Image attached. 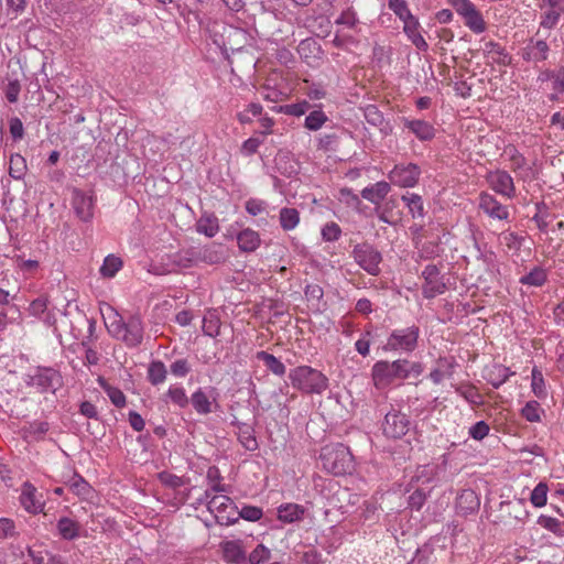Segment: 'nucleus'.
<instances>
[{
	"label": "nucleus",
	"mask_w": 564,
	"mask_h": 564,
	"mask_svg": "<svg viewBox=\"0 0 564 564\" xmlns=\"http://www.w3.org/2000/svg\"><path fill=\"white\" fill-rule=\"evenodd\" d=\"M422 372L423 366L417 361L409 359L379 360L371 368V378L373 386L383 390L391 386H400L406 379L417 378Z\"/></svg>",
	"instance_id": "nucleus-1"
},
{
	"label": "nucleus",
	"mask_w": 564,
	"mask_h": 564,
	"mask_svg": "<svg viewBox=\"0 0 564 564\" xmlns=\"http://www.w3.org/2000/svg\"><path fill=\"white\" fill-rule=\"evenodd\" d=\"M228 256L224 245L210 242L183 249L172 256V263L180 269H189L200 264L215 265L224 263Z\"/></svg>",
	"instance_id": "nucleus-2"
},
{
	"label": "nucleus",
	"mask_w": 564,
	"mask_h": 564,
	"mask_svg": "<svg viewBox=\"0 0 564 564\" xmlns=\"http://www.w3.org/2000/svg\"><path fill=\"white\" fill-rule=\"evenodd\" d=\"M319 462L325 471L335 476L351 474L355 468L350 449L341 443L328 444L322 447Z\"/></svg>",
	"instance_id": "nucleus-3"
},
{
	"label": "nucleus",
	"mask_w": 564,
	"mask_h": 564,
	"mask_svg": "<svg viewBox=\"0 0 564 564\" xmlns=\"http://www.w3.org/2000/svg\"><path fill=\"white\" fill-rule=\"evenodd\" d=\"M107 328L115 338L122 340L130 348L138 347L143 340L144 326L140 315L132 314L124 319L116 314L107 324Z\"/></svg>",
	"instance_id": "nucleus-4"
},
{
	"label": "nucleus",
	"mask_w": 564,
	"mask_h": 564,
	"mask_svg": "<svg viewBox=\"0 0 564 564\" xmlns=\"http://www.w3.org/2000/svg\"><path fill=\"white\" fill-rule=\"evenodd\" d=\"M289 379L293 388L307 394H321L328 388V378L310 366L291 369Z\"/></svg>",
	"instance_id": "nucleus-5"
},
{
	"label": "nucleus",
	"mask_w": 564,
	"mask_h": 564,
	"mask_svg": "<svg viewBox=\"0 0 564 564\" xmlns=\"http://www.w3.org/2000/svg\"><path fill=\"white\" fill-rule=\"evenodd\" d=\"M26 387L33 388L39 393L55 394L64 384L59 370L53 367L37 366L30 373L25 375Z\"/></svg>",
	"instance_id": "nucleus-6"
},
{
	"label": "nucleus",
	"mask_w": 564,
	"mask_h": 564,
	"mask_svg": "<svg viewBox=\"0 0 564 564\" xmlns=\"http://www.w3.org/2000/svg\"><path fill=\"white\" fill-rule=\"evenodd\" d=\"M419 336L420 328L416 325L393 329L382 349L384 351L412 352L417 347Z\"/></svg>",
	"instance_id": "nucleus-7"
},
{
	"label": "nucleus",
	"mask_w": 564,
	"mask_h": 564,
	"mask_svg": "<svg viewBox=\"0 0 564 564\" xmlns=\"http://www.w3.org/2000/svg\"><path fill=\"white\" fill-rule=\"evenodd\" d=\"M409 415L400 410L391 409L381 422L382 434L390 440H400L412 429Z\"/></svg>",
	"instance_id": "nucleus-8"
},
{
	"label": "nucleus",
	"mask_w": 564,
	"mask_h": 564,
	"mask_svg": "<svg viewBox=\"0 0 564 564\" xmlns=\"http://www.w3.org/2000/svg\"><path fill=\"white\" fill-rule=\"evenodd\" d=\"M352 257L356 263L370 275L380 273V263L382 254L372 245L364 242L358 243L352 249Z\"/></svg>",
	"instance_id": "nucleus-9"
},
{
	"label": "nucleus",
	"mask_w": 564,
	"mask_h": 564,
	"mask_svg": "<svg viewBox=\"0 0 564 564\" xmlns=\"http://www.w3.org/2000/svg\"><path fill=\"white\" fill-rule=\"evenodd\" d=\"M421 169L415 163L397 164L389 172L390 182L399 187H414L420 180Z\"/></svg>",
	"instance_id": "nucleus-10"
},
{
	"label": "nucleus",
	"mask_w": 564,
	"mask_h": 564,
	"mask_svg": "<svg viewBox=\"0 0 564 564\" xmlns=\"http://www.w3.org/2000/svg\"><path fill=\"white\" fill-rule=\"evenodd\" d=\"M212 508L210 513L215 514L218 524L231 525L238 521V514H236L238 507L227 495H219L217 499H214Z\"/></svg>",
	"instance_id": "nucleus-11"
},
{
	"label": "nucleus",
	"mask_w": 564,
	"mask_h": 564,
	"mask_svg": "<svg viewBox=\"0 0 564 564\" xmlns=\"http://www.w3.org/2000/svg\"><path fill=\"white\" fill-rule=\"evenodd\" d=\"M421 275L424 280L422 294L425 299H434L446 291V284L437 265L427 264Z\"/></svg>",
	"instance_id": "nucleus-12"
},
{
	"label": "nucleus",
	"mask_w": 564,
	"mask_h": 564,
	"mask_svg": "<svg viewBox=\"0 0 564 564\" xmlns=\"http://www.w3.org/2000/svg\"><path fill=\"white\" fill-rule=\"evenodd\" d=\"M19 501L22 508L30 514H39L43 512L45 507L43 495L30 481L22 484Z\"/></svg>",
	"instance_id": "nucleus-13"
},
{
	"label": "nucleus",
	"mask_w": 564,
	"mask_h": 564,
	"mask_svg": "<svg viewBox=\"0 0 564 564\" xmlns=\"http://www.w3.org/2000/svg\"><path fill=\"white\" fill-rule=\"evenodd\" d=\"M486 180L490 188L509 199L516 197V186L512 176L505 170L490 171Z\"/></svg>",
	"instance_id": "nucleus-14"
},
{
	"label": "nucleus",
	"mask_w": 564,
	"mask_h": 564,
	"mask_svg": "<svg viewBox=\"0 0 564 564\" xmlns=\"http://www.w3.org/2000/svg\"><path fill=\"white\" fill-rule=\"evenodd\" d=\"M95 199L91 194L79 188L72 189V206L76 216L83 221H90L94 217Z\"/></svg>",
	"instance_id": "nucleus-15"
},
{
	"label": "nucleus",
	"mask_w": 564,
	"mask_h": 564,
	"mask_svg": "<svg viewBox=\"0 0 564 564\" xmlns=\"http://www.w3.org/2000/svg\"><path fill=\"white\" fill-rule=\"evenodd\" d=\"M478 207L490 218L499 220L509 219L510 214L508 207L502 205L494 195L487 192H481L479 194Z\"/></svg>",
	"instance_id": "nucleus-16"
},
{
	"label": "nucleus",
	"mask_w": 564,
	"mask_h": 564,
	"mask_svg": "<svg viewBox=\"0 0 564 564\" xmlns=\"http://www.w3.org/2000/svg\"><path fill=\"white\" fill-rule=\"evenodd\" d=\"M220 549L227 564H247V546L241 539L223 541Z\"/></svg>",
	"instance_id": "nucleus-17"
},
{
	"label": "nucleus",
	"mask_w": 564,
	"mask_h": 564,
	"mask_svg": "<svg viewBox=\"0 0 564 564\" xmlns=\"http://www.w3.org/2000/svg\"><path fill=\"white\" fill-rule=\"evenodd\" d=\"M550 46L543 39L531 37L522 48L521 56L528 63H541L547 59Z\"/></svg>",
	"instance_id": "nucleus-18"
},
{
	"label": "nucleus",
	"mask_w": 564,
	"mask_h": 564,
	"mask_svg": "<svg viewBox=\"0 0 564 564\" xmlns=\"http://www.w3.org/2000/svg\"><path fill=\"white\" fill-rule=\"evenodd\" d=\"M402 122L420 141H431L435 138V128L425 120L402 118Z\"/></svg>",
	"instance_id": "nucleus-19"
},
{
	"label": "nucleus",
	"mask_w": 564,
	"mask_h": 564,
	"mask_svg": "<svg viewBox=\"0 0 564 564\" xmlns=\"http://www.w3.org/2000/svg\"><path fill=\"white\" fill-rule=\"evenodd\" d=\"M421 25L419 20L413 15L403 21V32L409 41L421 52L429 50V44L421 34Z\"/></svg>",
	"instance_id": "nucleus-20"
},
{
	"label": "nucleus",
	"mask_w": 564,
	"mask_h": 564,
	"mask_svg": "<svg viewBox=\"0 0 564 564\" xmlns=\"http://www.w3.org/2000/svg\"><path fill=\"white\" fill-rule=\"evenodd\" d=\"M231 425L237 427L238 441L245 449L254 452L259 448L256 432L251 425L240 422L237 419L231 422Z\"/></svg>",
	"instance_id": "nucleus-21"
},
{
	"label": "nucleus",
	"mask_w": 564,
	"mask_h": 564,
	"mask_svg": "<svg viewBox=\"0 0 564 564\" xmlns=\"http://www.w3.org/2000/svg\"><path fill=\"white\" fill-rule=\"evenodd\" d=\"M457 366L454 357H440L436 360V367L430 372V379L433 383L440 384L445 378L454 375Z\"/></svg>",
	"instance_id": "nucleus-22"
},
{
	"label": "nucleus",
	"mask_w": 564,
	"mask_h": 564,
	"mask_svg": "<svg viewBox=\"0 0 564 564\" xmlns=\"http://www.w3.org/2000/svg\"><path fill=\"white\" fill-rule=\"evenodd\" d=\"M390 191L391 186L388 182L379 181L365 187L360 194L364 199L379 206L386 199Z\"/></svg>",
	"instance_id": "nucleus-23"
},
{
	"label": "nucleus",
	"mask_w": 564,
	"mask_h": 564,
	"mask_svg": "<svg viewBox=\"0 0 564 564\" xmlns=\"http://www.w3.org/2000/svg\"><path fill=\"white\" fill-rule=\"evenodd\" d=\"M465 22V25L474 33L479 34L486 31V22L482 14L473 3L458 13Z\"/></svg>",
	"instance_id": "nucleus-24"
},
{
	"label": "nucleus",
	"mask_w": 564,
	"mask_h": 564,
	"mask_svg": "<svg viewBox=\"0 0 564 564\" xmlns=\"http://www.w3.org/2000/svg\"><path fill=\"white\" fill-rule=\"evenodd\" d=\"M479 505V498L471 489L463 490L456 500V508L463 516L475 513L478 510Z\"/></svg>",
	"instance_id": "nucleus-25"
},
{
	"label": "nucleus",
	"mask_w": 564,
	"mask_h": 564,
	"mask_svg": "<svg viewBox=\"0 0 564 564\" xmlns=\"http://www.w3.org/2000/svg\"><path fill=\"white\" fill-rule=\"evenodd\" d=\"M484 55L492 59L494 63L508 66L511 64V55L499 43L489 41L484 45Z\"/></svg>",
	"instance_id": "nucleus-26"
},
{
	"label": "nucleus",
	"mask_w": 564,
	"mask_h": 564,
	"mask_svg": "<svg viewBox=\"0 0 564 564\" xmlns=\"http://www.w3.org/2000/svg\"><path fill=\"white\" fill-rule=\"evenodd\" d=\"M237 242L240 251L253 252L260 247L261 238L256 230L246 228L238 232Z\"/></svg>",
	"instance_id": "nucleus-27"
},
{
	"label": "nucleus",
	"mask_w": 564,
	"mask_h": 564,
	"mask_svg": "<svg viewBox=\"0 0 564 564\" xmlns=\"http://www.w3.org/2000/svg\"><path fill=\"white\" fill-rule=\"evenodd\" d=\"M57 532L62 539L73 541L80 535V524L68 517H62L56 523Z\"/></svg>",
	"instance_id": "nucleus-28"
},
{
	"label": "nucleus",
	"mask_w": 564,
	"mask_h": 564,
	"mask_svg": "<svg viewBox=\"0 0 564 564\" xmlns=\"http://www.w3.org/2000/svg\"><path fill=\"white\" fill-rule=\"evenodd\" d=\"M305 509L297 503H283L278 508V519L284 523H293L303 519Z\"/></svg>",
	"instance_id": "nucleus-29"
},
{
	"label": "nucleus",
	"mask_w": 564,
	"mask_h": 564,
	"mask_svg": "<svg viewBox=\"0 0 564 564\" xmlns=\"http://www.w3.org/2000/svg\"><path fill=\"white\" fill-rule=\"evenodd\" d=\"M66 485L80 499H89L93 495V487L78 474H74Z\"/></svg>",
	"instance_id": "nucleus-30"
},
{
	"label": "nucleus",
	"mask_w": 564,
	"mask_h": 564,
	"mask_svg": "<svg viewBox=\"0 0 564 564\" xmlns=\"http://www.w3.org/2000/svg\"><path fill=\"white\" fill-rule=\"evenodd\" d=\"M413 218H423L425 216L424 202L421 195L416 193H406L401 197Z\"/></svg>",
	"instance_id": "nucleus-31"
},
{
	"label": "nucleus",
	"mask_w": 564,
	"mask_h": 564,
	"mask_svg": "<svg viewBox=\"0 0 564 564\" xmlns=\"http://www.w3.org/2000/svg\"><path fill=\"white\" fill-rule=\"evenodd\" d=\"M189 401L198 414L206 415L213 412L212 401L202 388L192 393Z\"/></svg>",
	"instance_id": "nucleus-32"
},
{
	"label": "nucleus",
	"mask_w": 564,
	"mask_h": 564,
	"mask_svg": "<svg viewBox=\"0 0 564 564\" xmlns=\"http://www.w3.org/2000/svg\"><path fill=\"white\" fill-rule=\"evenodd\" d=\"M297 52L304 61L311 63L312 59L319 58L322 48L319 44L313 39H305L300 42Z\"/></svg>",
	"instance_id": "nucleus-33"
},
{
	"label": "nucleus",
	"mask_w": 564,
	"mask_h": 564,
	"mask_svg": "<svg viewBox=\"0 0 564 564\" xmlns=\"http://www.w3.org/2000/svg\"><path fill=\"white\" fill-rule=\"evenodd\" d=\"M97 382L99 387L107 393L111 403L117 408H123L126 405V395L123 392L111 384L104 377H98Z\"/></svg>",
	"instance_id": "nucleus-34"
},
{
	"label": "nucleus",
	"mask_w": 564,
	"mask_h": 564,
	"mask_svg": "<svg viewBox=\"0 0 564 564\" xmlns=\"http://www.w3.org/2000/svg\"><path fill=\"white\" fill-rule=\"evenodd\" d=\"M223 476L217 466H209L206 473V480L208 484V488L214 492L223 494L228 492L230 486L223 484Z\"/></svg>",
	"instance_id": "nucleus-35"
},
{
	"label": "nucleus",
	"mask_w": 564,
	"mask_h": 564,
	"mask_svg": "<svg viewBox=\"0 0 564 564\" xmlns=\"http://www.w3.org/2000/svg\"><path fill=\"white\" fill-rule=\"evenodd\" d=\"M257 359L263 361L264 366L272 373L280 376V377L285 375L286 367L274 355L269 354L268 351H264V350H260L257 352Z\"/></svg>",
	"instance_id": "nucleus-36"
},
{
	"label": "nucleus",
	"mask_w": 564,
	"mask_h": 564,
	"mask_svg": "<svg viewBox=\"0 0 564 564\" xmlns=\"http://www.w3.org/2000/svg\"><path fill=\"white\" fill-rule=\"evenodd\" d=\"M167 370L163 361L153 360L148 367V380L153 386L163 383L166 379Z\"/></svg>",
	"instance_id": "nucleus-37"
},
{
	"label": "nucleus",
	"mask_w": 564,
	"mask_h": 564,
	"mask_svg": "<svg viewBox=\"0 0 564 564\" xmlns=\"http://www.w3.org/2000/svg\"><path fill=\"white\" fill-rule=\"evenodd\" d=\"M280 225L283 230H293L300 223V213L295 208L283 207L279 214Z\"/></svg>",
	"instance_id": "nucleus-38"
},
{
	"label": "nucleus",
	"mask_w": 564,
	"mask_h": 564,
	"mask_svg": "<svg viewBox=\"0 0 564 564\" xmlns=\"http://www.w3.org/2000/svg\"><path fill=\"white\" fill-rule=\"evenodd\" d=\"M512 375L509 368L502 365H495L488 371L487 381L494 387L499 388L502 386L509 377Z\"/></svg>",
	"instance_id": "nucleus-39"
},
{
	"label": "nucleus",
	"mask_w": 564,
	"mask_h": 564,
	"mask_svg": "<svg viewBox=\"0 0 564 564\" xmlns=\"http://www.w3.org/2000/svg\"><path fill=\"white\" fill-rule=\"evenodd\" d=\"M499 239L508 250L518 253L524 243L525 237L514 231L505 230L499 235Z\"/></svg>",
	"instance_id": "nucleus-40"
},
{
	"label": "nucleus",
	"mask_w": 564,
	"mask_h": 564,
	"mask_svg": "<svg viewBox=\"0 0 564 564\" xmlns=\"http://www.w3.org/2000/svg\"><path fill=\"white\" fill-rule=\"evenodd\" d=\"M547 279L545 269L542 267H534L529 273L522 275L519 282L523 285L542 286Z\"/></svg>",
	"instance_id": "nucleus-41"
},
{
	"label": "nucleus",
	"mask_w": 564,
	"mask_h": 564,
	"mask_svg": "<svg viewBox=\"0 0 564 564\" xmlns=\"http://www.w3.org/2000/svg\"><path fill=\"white\" fill-rule=\"evenodd\" d=\"M197 232L205 235L208 238L215 237L219 231L218 219L215 216L200 217L196 224Z\"/></svg>",
	"instance_id": "nucleus-42"
},
{
	"label": "nucleus",
	"mask_w": 564,
	"mask_h": 564,
	"mask_svg": "<svg viewBox=\"0 0 564 564\" xmlns=\"http://www.w3.org/2000/svg\"><path fill=\"white\" fill-rule=\"evenodd\" d=\"M536 523L556 536L564 538V521L550 516L541 514L538 518Z\"/></svg>",
	"instance_id": "nucleus-43"
},
{
	"label": "nucleus",
	"mask_w": 564,
	"mask_h": 564,
	"mask_svg": "<svg viewBox=\"0 0 564 564\" xmlns=\"http://www.w3.org/2000/svg\"><path fill=\"white\" fill-rule=\"evenodd\" d=\"M272 558V553L264 544H257V546L247 554V564H269Z\"/></svg>",
	"instance_id": "nucleus-44"
},
{
	"label": "nucleus",
	"mask_w": 564,
	"mask_h": 564,
	"mask_svg": "<svg viewBox=\"0 0 564 564\" xmlns=\"http://www.w3.org/2000/svg\"><path fill=\"white\" fill-rule=\"evenodd\" d=\"M122 268V260L115 256L108 254L99 269L100 274L104 278H113L117 272Z\"/></svg>",
	"instance_id": "nucleus-45"
},
{
	"label": "nucleus",
	"mask_w": 564,
	"mask_h": 564,
	"mask_svg": "<svg viewBox=\"0 0 564 564\" xmlns=\"http://www.w3.org/2000/svg\"><path fill=\"white\" fill-rule=\"evenodd\" d=\"M26 172V161L19 154L14 153L10 156L9 175L14 180H22Z\"/></svg>",
	"instance_id": "nucleus-46"
},
{
	"label": "nucleus",
	"mask_w": 564,
	"mask_h": 564,
	"mask_svg": "<svg viewBox=\"0 0 564 564\" xmlns=\"http://www.w3.org/2000/svg\"><path fill=\"white\" fill-rule=\"evenodd\" d=\"M435 550L432 545L424 544L417 549L409 564H436Z\"/></svg>",
	"instance_id": "nucleus-47"
},
{
	"label": "nucleus",
	"mask_w": 564,
	"mask_h": 564,
	"mask_svg": "<svg viewBox=\"0 0 564 564\" xmlns=\"http://www.w3.org/2000/svg\"><path fill=\"white\" fill-rule=\"evenodd\" d=\"M563 13L564 9L547 8V10L541 14L540 28L546 30L554 29L557 25Z\"/></svg>",
	"instance_id": "nucleus-48"
},
{
	"label": "nucleus",
	"mask_w": 564,
	"mask_h": 564,
	"mask_svg": "<svg viewBox=\"0 0 564 564\" xmlns=\"http://www.w3.org/2000/svg\"><path fill=\"white\" fill-rule=\"evenodd\" d=\"M455 391L473 405H480L484 402L482 395L471 384L456 387Z\"/></svg>",
	"instance_id": "nucleus-49"
},
{
	"label": "nucleus",
	"mask_w": 564,
	"mask_h": 564,
	"mask_svg": "<svg viewBox=\"0 0 564 564\" xmlns=\"http://www.w3.org/2000/svg\"><path fill=\"white\" fill-rule=\"evenodd\" d=\"M328 120V117L322 110L311 111L304 121V127L311 131L319 130L324 123Z\"/></svg>",
	"instance_id": "nucleus-50"
},
{
	"label": "nucleus",
	"mask_w": 564,
	"mask_h": 564,
	"mask_svg": "<svg viewBox=\"0 0 564 564\" xmlns=\"http://www.w3.org/2000/svg\"><path fill=\"white\" fill-rule=\"evenodd\" d=\"M364 117L369 124L380 128L381 131L383 130L381 127L384 123V117H383V113L378 109L377 106H375V105L366 106L364 108Z\"/></svg>",
	"instance_id": "nucleus-51"
},
{
	"label": "nucleus",
	"mask_w": 564,
	"mask_h": 564,
	"mask_svg": "<svg viewBox=\"0 0 564 564\" xmlns=\"http://www.w3.org/2000/svg\"><path fill=\"white\" fill-rule=\"evenodd\" d=\"M262 110L263 108L260 104L251 102L242 111L237 113V119L242 124L250 123L253 117L261 116Z\"/></svg>",
	"instance_id": "nucleus-52"
},
{
	"label": "nucleus",
	"mask_w": 564,
	"mask_h": 564,
	"mask_svg": "<svg viewBox=\"0 0 564 564\" xmlns=\"http://www.w3.org/2000/svg\"><path fill=\"white\" fill-rule=\"evenodd\" d=\"M547 485L545 482H539L531 492V503L536 508L544 507L547 500Z\"/></svg>",
	"instance_id": "nucleus-53"
},
{
	"label": "nucleus",
	"mask_w": 564,
	"mask_h": 564,
	"mask_svg": "<svg viewBox=\"0 0 564 564\" xmlns=\"http://www.w3.org/2000/svg\"><path fill=\"white\" fill-rule=\"evenodd\" d=\"M202 328L206 336L217 337L220 334V321L215 314L206 315Z\"/></svg>",
	"instance_id": "nucleus-54"
},
{
	"label": "nucleus",
	"mask_w": 564,
	"mask_h": 564,
	"mask_svg": "<svg viewBox=\"0 0 564 564\" xmlns=\"http://www.w3.org/2000/svg\"><path fill=\"white\" fill-rule=\"evenodd\" d=\"M536 213L532 217V220L536 224L540 231L545 232L547 230V217H549V208L545 203L540 202L535 204Z\"/></svg>",
	"instance_id": "nucleus-55"
},
{
	"label": "nucleus",
	"mask_w": 564,
	"mask_h": 564,
	"mask_svg": "<svg viewBox=\"0 0 564 564\" xmlns=\"http://www.w3.org/2000/svg\"><path fill=\"white\" fill-rule=\"evenodd\" d=\"M388 8L403 22L413 17L405 0H389Z\"/></svg>",
	"instance_id": "nucleus-56"
},
{
	"label": "nucleus",
	"mask_w": 564,
	"mask_h": 564,
	"mask_svg": "<svg viewBox=\"0 0 564 564\" xmlns=\"http://www.w3.org/2000/svg\"><path fill=\"white\" fill-rule=\"evenodd\" d=\"M532 391L539 399H545L547 395L545 382L542 372L533 368L532 370Z\"/></svg>",
	"instance_id": "nucleus-57"
},
{
	"label": "nucleus",
	"mask_w": 564,
	"mask_h": 564,
	"mask_svg": "<svg viewBox=\"0 0 564 564\" xmlns=\"http://www.w3.org/2000/svg\"><path fill=\"white\" fill-rule=\"evenodd\" d=\"M395 206H397V199L393 197L389 198L382 207L377 206L376 214H377L379 220L382 221L383 224H388V225L393 224L391 213Z\"/></svg>",
	"instance_id": "nucleus-58"
},
{
	"label": "nucleus",
	"mask_w": 564,
	"mask_h": 564,
	"mask_svg": "<svg viewBox=\"0 0 564 564\" xmlns=\"http://www.w3.org/2000/svg\"><path fill=\"white\" fill-rule=\"evenodd\" d=\"M541 412L542 409L536 401H529L522 408L521 414L529 422H540L541 421Z\"/></svg>",
	"instance_id": "nucleus-59"
},
{
	"label": "nucleus",
	"mask_w": 564,
	"mask_h": 564,
	"mask_svg": "<svg viewBox=\"0 0 564 564\" xmlns=\"http://www.w3.org/2000/svg\"><path fill=\"white\" fill-rule=\"evenodd\" d=\"M167 397L171 401L178 405L180 408L187 406L189 399L186 395L185 389L183 387L171 386L166 392Z\"/></svg>",
	"instance_id": "nucleus-60"
},
{
	"label": "nucleus",
	"mask_w": 564,
	"mask_h": 564,
	"mask_svg": "<svg viewBox=\"0 0 564 564\" xmlns=\"http://www.w3.org/2000/svg\"><path fill=\"white\" fill-rule=\"evenodd\" d=\"M236 514H238V520L242 518L247 521L256 522L263 517V511L260 507L243 506L241 510L237 509Z\"/></svg>",
	"instance_id": "nucleus-61"
},
{
	"label": "nucleus",
	"mask_w": 564,
	"mask_h": 564,
	"mask_svg": "<svg viewBox=\"0 0 564 564\" xmlns=\"http://www.w3.org/2000/svg\"><path fill=\"white\" fill-rule=\"evenodd\" d=\"M50 430V424L44 421H33L25 427V433L36 440L42 438Z\"/></svg>",
	"instance_id": "nucleus-62"
},
{
	"label": "nucleus",
	"mask_w": 564,
	"mask_h": 564,
	"mask_svg": "<svg viewBox=\"0 0 564 564\" xmlns=\"http://www.w3.org/2000/svg\"><path fill=\"white\" fill-rule=\"evenodd\" d=\"M192 370V366L186 358L176 359L170 366V371L174 377L184 378Z\"/></svg>",
	"instance_id": "nucleus-63"
},
{
	"label": "nucleus",
	"mask_w": 564,
	"mask_h": 564,
	"mask_svg": "<svg viewBox=\"0 0 564 564\" xmlns=\"http://www.w3.org/2000/svg\"><path fill=\"white\" fill-rule=\"evenodd\" d=\"M335 23L338 25H345L349 29L355 28L356 24L358 23V18L354 8L348 7L347 9H345L336 19Z\"/></svg>",
	"instance_id": "nucleus-64"
}]
</instances>
